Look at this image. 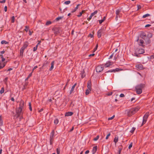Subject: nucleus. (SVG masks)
Returning a JSON list of instances; mask_svg holds the SVG:
<instances>
[{
	"label": "nucleus",
	"mask_w": 154,
	"mask_h": 154,
	"mask_svg": "<svg viewBox=\"0 0 154 154\" xmlns=\"http://www.w3.org/2000/svg\"><path fill=\"white\" fill-rule=\"evenodd\" d=\"M119 137L118 136H116L115 137L114 140V141L115 143V144H116L117 142L118 141Z\"/></svg>",
	"instance_id": "5701e85b"
},
{
	"label": "nucleus",
	"mask_w": 154,
	"mask_h": 154,
	"mask_svg": "<svg viewBox=\"0 0 154 154\" xmlns=\"http://www.w3.org/2000/svg\"><path fill=\"white\" fill-rule=\"evenodd\" d=\"M2 116H0V126H2L3 125V122L1 119Z\"/></svg>",
	"instance_id": "bb28decb"
},
{
	"label": "nucleus",
	"mask_w": 154,
	"mask_h": 154,
	"mask_svg": "<svg viewBox=\"0 0 154 154\" xmlns=\"http://www.w3.org/2000/svg\"><path fill=\"white\" fill-rule=\"evenodd\" d=\"M89 151L88 150H87L85 151V153L88 154V153H89Z\"/></svg>",
	"instance_id": "338daca9"
},
{
	"label": "nucleus",
	"mask_w": 154,
	"mask_h": 154,
	"mask_svg": "<svg viewBox=\"0 0 154 154\" xmlns=\"http://www.w3.org/2000/svg\"><path fill=\"white\" fill-rule=\"evenodd\" d=\"M137 7L138 8L137 10H138L139 9H140L141 8V6L140 5H137Z\"/></svg>",
	"instance_id": "5fc2aeb1"
},
{
	"label": "nucleus",
	"mask_w": 154,
	"mask_h": 154,
	"mask_svg": "<svg viewBox=\"0 0 154 154\" xmlns=\"http://www.w3.org/2000/svg\"><path fill=\"white\" fill-rule=\"evenodd\" d=\"M112 92H109L107 94V95L108 96H110L112 95Z\"/></svg>",
	"instance_id": "6e6d98bb"
},
{
	"label": "nucleus",
	"mask_w": 154,
	"mask_h": 154,
	"mask_svg": "<svg viewBox=\"0 0 154 154\" xmlns=\"http://www.w3.org/2000/svg\"><path fill=\"white\" fill-rule=\"evenodd\" d=\"M104 21V20H99V23L101 24Z\"/></svg>",
	"instance_id": "3c124183"
},
{
	"label": "nucleus",
	"mask_w": 154,
	"mask_h": 154,
	"mask_svg": "<svg viewBox=\"0 0 154 154\" xmlns=\"http://www.w3.org/2000/svg\"><path fill=\"white\" fill-rule=\"evenodd\" d=\"M125 96V95L123 94H121L120 95V97H124Z\"/></svg>",
	"instance_id": "09e8293b"
},
{
	"label": "nucleus",
	"mask_w": 154,
	"mask_h": 154,
	"mask_svg": "<svg viewBox=\"0 0 154 154\" xmlns=\"http://www.w3.org/2000/svg\"><path fill=\"white\" fill-rule=\"evenodd\" d=\"M5 52V51H3L0 52V53L1 54H4Z\"/></svg>",
	"instance_id": "13d9d810"
},
{
	"label": "nucleus",
	"mask_w": 154,
	"mask_h": 154,
	"mask_svg": "<svg viewBox=\"0 0 154 154\" xmlns=\"http://www.w3.org/2000/svg\"><path fill=\"white\" fill-rule=\"evenodd\" d=\"M97 13V11L96 10L94 12L92 13L89 18H88L87 19L89 21L91 20L92 17L94 15L96 14Z\"/></svg>",
	"instance_id": "9d476101"
},
{
	"label": "nucleus",
	"mask_w": 154,
	"mask_h": 154,
	"mask_svg": "<svg viewBox=\"0 0 154 154\" xmlns=\"http://www.w3.org/2000/svg\"><path fill=\"white\" fill-rule=\"evenodd\" d=\"M97 150V146H94L93 147L92 152V154H94L96 152Z\"/></svg>",
	"instance_id": "2eb2a0df"
},
{
	"label": "nucleus",
	"mask_w": 154,
	"mask_h": 154,
	"mask_svg": "<svg viewBox=\"0 0 154 154\" xmlns=\"http://www.w3.org/2000/svg\"><path fill=\"white\" fill-rule=\"evenodd\" d=\"M136 67L139 69H142L143 68V66L141 64H139L136 66Z\"/></svg>",
	"instance_id": "9b49d317"
},
{
	"label": "nucleus",
	"mask_w": 154,
	"mask_h": 154,
	"mask_svg": "<svg viewBox=\"0 0 154 154\" xmlns=\"http://www.w3.org/2000/svg\"><path fill=\"white\" fill-rule=\"evenodd\" d=\"M89 35V36H90L91 38H92V37H93V35L92 34H90Z\"/></svg>",
	"instance_id": "0e129e2a"
},
{
	"label": "nucleus",
	"mask_w": 154,
	"mask_h": 154,
	"mask_svg": "<svg viewBox=\"0 0 154 154\" xmlns=\"http://www.w3.org/2000/svg\"><path fill=\"white\" fill-rule=\"evenodd\" d=\"M99 135H97V137L94 138V141H97V140H98V139H99Z\"/></svg>",
	"instance_id": "e433bc0d"
},
{
	"label": "nucleus",
	"mask_w": 154,
	"mask_h": 154,
	"mask_svg": "<svg viewBox=\"0 0 154 154\" xmlns=\"http://www.w3.org/2000/svg\"><path fill=\"white\" fill-rule=\"evenodd\" d=\"M87 88L88 89L91 90V86L90 82H88L87 84Z\"/></svg>",
	"instance_id": "393cba45"
},
{
	"label": "nucleus",
	"mask_w": 154,
	"mask_h": 154,
	"mask_svg": "<svg viewBox=\"0 0 154 154\" xmlns=\"http://www.w3.org/2000/svg\"><path fill=\"white\" fill-rule=\"evenodd\" d=\"M57 154H60V149H59L57 148Z\"/></svg>",
	"instance_id": "49530a36"
},
{
	"label": "nucleus",
	"mask_w": 154,
	"mask_h": 154,
	"mask_svg": "<svg viewBox=\"0 0 154 154\" xmlns=\"http://www.w3.org/2000/svg\"><path fill=\"white\" fill-rule=\"evenodd\" d=\"M91 91V90H90L89 89H88L86 90V92L85 93L86 95H88L90 93V92Z\"/></svg>",
	"instance_id": "cd10ccee"
},
{
	"label": "nucleus",
	"mask_w": 154,
	"mask_h": 154,
	"mask_svg": "<svg viewBox=\"0 0 154 154\" xmlns=\"http://www.w3.org/2000/svg\"><path fill=\"white\" fill-rule=\"evenodd\" d=\"M24 105V102L21 100L20 102L19 107L17 108L16 110V113L19 116L20 115L22 112V111Z\"/></svg>",
	"instance_id": "f03ea898"
},
{
	"label": "nucleus",
	"mask_w": 154,
	"mask_h": 154,
	"mask_svg": "<svg viewBox=\"0 0 154 154\" xmlns=\"http://www.w3.org/2000/svg\"><path fill=\"white\" fill-rule=\"evenodd\" d=\"M145 85L141 84L136 85L135 87V90L138 94H141L142 92V89L144 87Z\"/></svg>",
	"instance_id": "7ed1b4c3"
},
{
	"label": "nucleus",
	"mask_w": 154,
	"mask_h": 154,
	"mask_svg": "<svg viewBox=\"0 0 154 154\" xmlns=\"http://www.w3.org/2000/svg\"><path fill=\"white\" fill-rule=\"evenodd\" d=\"M37 68V66H34L33 69L32 71L34 70V69H36Z\"/></svg>",
	"instance_id": "774afa93"
},
{
	"label": "nucleus",
	"mask_w": 154,
	"mask_h": 154,
	"mask_svg": "<svg viewBox=\"0 0 154 154\" xmlns=\"http://www.w3.org/2000/svg\"><path fill=\"white\" fill-rule=\"evenodd\" d=\"M58 122H59V120L57 119H55L54 120V123L55 124L57 125L58 123Z\"/></svg>",
	"instance_id": "c756f323"
},
{
	"label": "nucleus",
	"mask_w": 154,
	"mask_h": 154,
	"mask_svg": "<svg viewBox=\"0 0 154 154\" xmlns=\"http://www.w3.org/2000/svg\"><path fill=\"white\" fill-rule=\"evenodd\" d=\"M137 52L139 54H142L144 52V51L143 49L140 48L137 50Z\"/></svg>",
	"instance_id": "4468645a"
},
{
	"label": "nucleus",
	"mask_w": 154,
	"mask_h": 154,
	"mask_svg": "<svg viewBox=\"0 0 154 154\" xmlns=\"http://www.w3.org/2000/svg\"><path fill=\"white\" fill-rule=\"evenodd\" d=\"M51 21H48L46 22V25H48L51 24Z\"/></svg>",
	"instance_id": "ea45409f"
},
{
	"label": "nucleus",
	"mask_w": 154,
	"mask_h": 154,
	"mask_svg": "<svg viewBox=\"0 0 154 154\" xmlns=\"http://www.w3.org/2000/svg\"><path fill=\"white\" fill-rule=\"evenodd\" d=\"M54 61H53L51 62V67L49 69V70L50 71L52 70L53 69L54 66Z\"/></svg>",
	"instance_id": "4be33fe9"
},
{
	"label": "nucleus",
	"mask_w": 154,
	"mask_h": 154,
	"mask_svg": "<svg viewBox=\"0 0 154 154\" xmlns=\"http://www.w3.org/2000/svg\"><path fill=\"white\" fill-rule=\"evenodd\" d=\"M29 29V27L27 26H25V30L26 32H27L28 30Z\"/></svg>",
	"instance_id": "58836bf2"
},
{
	"label": "nucleus",
	"mask_w": 154,
	"mask_h": 154,
	"mask_svg": "<svg viewBox=\"0 0 154 154\" xmlns=\"http://www.w3.org/2000/svg\"><path fill=\"white\" fill-rule=\"evenodd\" d=\"M75 85H76V84H75L72 87L71 90L70 91V94H72V92L73 91H74V88H75Z\"/></svg>",
	"instance_id": "412c9836"
},
{
	"label": "nucleus",
	"mask_w": 154,
	"mask_h": 154,
	"mask_svg": "<svg viewBox=\"0 0 154 154\" xmlns=\"http://www.w3.org/2000/svg\"><path fill=\"white\" fill-rule=\"evenodd\" d=\"M104 67L101 65L98 66L96 68V70L97 72H99L102 71Z\"/></svg>",
	"instance_id": "39448f33"
},
{
	"label": "nucleus",
	"mask_w": 154,
	"mask_h": 154,
	"mask_svg": "<svg viewBox=\"0 0 154 154\" xmlns=\"http://www.w3.org/2000/svg\"><path fill=\"white\" fill-rule=\"evenodd\" d=\"M8 43V42L5 40H2L1 42V44H6Z\"/></svg>",
	"instance_id": "c85d7f7f"
},
{
	"label": "nucleus",
	"mask_w": 154,
	"mask_h": 154,
	"mask_svg": "<svg viewBox=\"0 0 154 154\" xmlns=\"http://www.w3.org/2000/svg\"><path fill=\"white\" fill-rule=\"evenodd\" d=\"M121 149L119 148V152H118L119 154H120L121 152Z\"/></svg>",
	"instance_id": "680f3d73"
},
{
	"label": "nucleus",
	"mask_w": 154,
	"mask_h": 154,
	"mask_svg": "<svg viewBox=\"0 0 154 154\" xmlns=\"http://www.w3.org/2000/svg\"><path fill=\"white\" fill-rule=\"evenodd\" d=\"M15 17L14 16H12L11 17V21L12 23H14V21Z\"/></svg>",
	"instance_id": "4c0bfd02"
},
{
	"label": "nucleus",
	"mask_w": 154,
	"mask_h": 154,
	"mask_svg": "<svg viewBox=\"0 0 154 154\" xmlns=\"http://www.w3.org/2000/svg\"><path fill=\"white\" fill-rule=\"evenodd\" d=\"M151 26V25H150V24H147V25H146L145 26V27H149V26Z\"/></svg>",
	"instance_id": "4d7b16f0"
},
{
	"label": "nucleus",
	"mask_w": 154,
	"mask_h": 154,
	"mask_svg": "<svg viewBox=\"0 0 154 154\" xmlns=\"http://www.w3.org/2000/svg\"><path fill=\"white\" fill-rule=\"evenodd\" d=\"M32 72L31 73H30L29 74V75L28 76V77H31L32 75Z\"/></svg>",
	"instance_id": "052dcab7"
},
{
	"label": "nucleus",
	"mask_w": 154,
	"mask_h": 154,
	"mask_svg": "<svg viewBox=\"0 0 154 154\" xmlns=\"http://www.w3.org/2000/svg\"><path fill=\"white\" fill-rule=\"evenodd\" d=\"M120 9H117L116 10V20H118V17H119L120 16Z\"/></svg>",
	"instance_id": "423d86ee"
},
{
	"label": "nucleus",
	"mask_w": 154,
	"mask_h": 154,
	"mask_svg": "<svg viewBox=\"0 0 154 154\" xmlns=\"http://www.w3.org/2000/svg\"><path fill=\"white\" fill-rule=\"evenodd\" d=\"M149 116V113H146V114L144 115L143 117V123L141 126H142V125H143V124L146 123Z\"/></svg>",
	"instance_id": "20e7f679"
},
{
	"label": "nucleus",
	"mask_w": 154,
	"mask_h": 154,
	"mask_svg": "<svg viewBox=\"0 0 154 154\" xmlns=\"http://www.w3.org/2000/svg\"><path fill=\"white\" fill-rule=\"evenodd\" d=\"M29 35H32V32H31L30 31V30H29Z\"/></svg>",
	"instance_id": "e2e57ef3"
},
{
	"label": "nucleus",
	"mask_w": 154,
	"mask_h": 154,
	"mask_svg": "<svg viewBox=\"0 0 154 154\" xmlns=\"http://www.w3.org/2000/svg\"><path fill=\"white\" fill-rule=\"evenodd\" d=\"M135 128H134V127H133L132 129H131V131H130V132L131 133H133V132L134 131V130H135Z\"/></svg>",
	"instance_id": "c9c22d12"
},
{
	"label": "nucleus",
	"mask_w": 154,
	"mask_h": 154,
	"mask_svg": "<svg viewBox=\"0 0 154 154\" xmlns=\"http://www.w3.org/2000/svg\"><path fill=\"white\" fill-rule=\"evenodd\" d=\"M5 65V63H2L0 61V69L3 68Z\"/></svg>",
	"instance_id": "dca6fc26"
},
{
	"label": "nucleus",
	"mask_w": 154,
	"mask_h": 154,
	"mask_svg": "<svg viewBox=\"0 0 154 154\" xmlns=\"http://www.w3.org/2000/svg\"><path fill=\"white\" fill-rule=\"evenodd\" d=\"M24 49H24L22 47L20 49V54H23Z\"/></svg>",
	"instance_id": "f704fd0d"
},
{
	"label": "nucleus",
	"mask_w": 154,
	"mask_h": 154,
	"mask_svg": "<svg viewBox=\"0 0 154 154\" xmlns=\"http://www.w3.org/2000/svg\"><path fill=\"white\" fill-rule=\"evenodd\" d=\"M150 14H144V15H143V18H146L147 17H148V16H150Z\"/></svg>",
	"instance_id": "7c9ffc66"
},
{
	"label": "nucleus",
	"mask_w": 154,
	"mask_h": 154,
	"mask_svg": "<svg viewBox=\"0 0 154 154\" xmlns=\"http://www.w3.org/2000/svg\"><path fill=\"white\" fill-rule=\"evenodd\" d=\"M137 41L139 43V45L140 46L142 45L144 42V41L142 39H137Z\"/></svg>",
	"instance_id": "f8f14e48"
},
{
	"label": "nucleus",
	"mask_w": 154,
	"mask_h": 154,
	"mask_svg": "<svg viewBox=\"0 0 154 154\" xmlns=\"http://www.w3.org/2000/svg\"><path fill=\"white\" fill-rule=\"evenodd\" d=\"M63 18V17H57L56 20L57 21H58L59 20L61 19L62 18Z\"/></svg>",
	"instance_id": "473e14b6"
},
{
	"label": "nucleus",
	"mask_w": 154,
	"mask_h": 154,
	"mask_svg": "<svg viewBox=\"0 0 154 154\" xmlns=\"http://www.w3.org/2000/svg\"><path fill=\"white\" fill-rule=\"evenodd\" d=\"M113 63L110 60L107 61L104 65L105 68L108 67L109 66L111 65H112Z\"/></svg>",
	"instance_id": "6e6552de"
},
{
	"label": "nucleus",
	"mask_w": 154,
	"mask_h": 154,
	"mask_svg": "<svg viewBox=\"0 0 154 154\" xmlns=\"http://www.w3.org/2000/svg\"><path fill=\"white\" fill-rule=\"evenodd\" d=\"M29 109L31 111H32V108L31 107V103H29Z\"/></svg>",
	"instance_id": "37998d69"
},
{
	"label": "nucleus",
	"mask_w": 154,
	"mask_h": 154,
	"mask_svg": "<svg viewBox=\"0 0 154 154\" xmlns=\"http://www.w3.org/2000/svg\"><path fill=\"white\" fill-rule=\"evenodd\" d=\"M85 10H82V12H80L79 13V14L78 15H77V16L78 17H80L82 15V14L83 13H84V12H85Z\"/></svg>",
	"instance_id": "a878e982"
},
{
	"label": "nucleus",
	"mask_w": 154,
	"mask_h": 154,
	"mask_svg": "<svg viewBox=\"0 0 154 154\" xmlns=\"http://www.w3.org/2000/svg\"><path fill=\"white\" fill-rule=\"evenodd\" d=\"M73 114V113L72 112H67L65 114V116H71Z\"/></svg>",
	"instance_id": "a211bd4d"
},
{
	"label": "nucleus",
	"mask_w": 154,
	"mask_h": 154,
	"mask_svg": "<svg viewBox=\"0 0 154 154\" xmlns=\"http://www.w3.org/2000/svg\"><path fill=\"white\" fill-rule=\"evenodd\" d=\"M70 2H71L70 1H65L64 2V3L65 5H68L70 3Z\"/></svg>",
	"instance_id": "72a5a7b5"
},
{
	"label": "nucleus",
	"mask_w": 154,
	"mask_h": 154,
	"mask_svg": "<svg viewBox=\"0 0 154 154\" xmlns=\"http://www.w3.org/2000/svg\"><path fill=\"white\" fill-rule=\"evenodd\" d=\"M121 70L120 69H119L118 68H116L115 69H111L110 70H108L106 72V73H108L109 72H118Z\"/></svg>",
	"instance_id": "1a4fd4ad"
},
{
	"label": "nucleus",
	"mask_w": 154,
	"mask_h": 154,
	"mask_svg": "<svg viewBox=\"0 0 154 154\" xmlns=\"http://www.w3.org/2000/svg\"><path fill=\"white\" fill-rule=\"evenodd\" d=\"M104 33V29H99L97 32V36L99 38H100L102 34Z\"/></svg>",
	"instance_id": "0eeeda50"
},
{
	"label": "nucleus",
	"mask_w": 154,
	"mask_h": 154,
	"mask_svg": "<svg viewBox=\"0 0 154 154\" xmlns=\"http://www.w3.org/2000/svg\"><path fill=\"white\" fill-rule=\"evenodd\" d=\"M12 69H12V68H10L8 69L7 70V71H11V70H12Z\"/></svg>",
	"instance_id": "69168bd1"
},
{
	"label": "nucleus",
	"mask_w": 154,
	"mask_h": 154,
	"mask_svg": "<svg viewBox=\"0 0 154 154\" xmlns=\"http://www.w3.org/2000/svg\"><path fill=\"white\" fill-rule=\"evenodd\" d=\"M80 4H78L76 7H75L74 9H73V10H72V11H71V12L72 13H73L75 12L77 10V9H78V8H79V6L80 5Z\"/></svg>",
	"instance_id": "6ab92c4d"
},
{
	"label": "nucleus",
	"mask_w": 154,
	"mask_h": 154,
	"mask_svg": "<svg viewBox=\"0 0 154 154\" xmlns=\"http://www.w3.org/2000/svg\"><path fill=\"white\" fill-rule=\"evenodd\" d=\"M132 145H133V143L132 142H131V143L130 144V145L129 146H128L129 149H130L132 147Z\"/></svg>",
	"instance_id": "c03bdc74"
},
{
	"label": "nucleus",
	"mask_w": 154,
	"mask_h": 154,
	"mask_svg": "<svg viewBox=\"0 0 154 154\" xmlns=\"http://www.w3.org/2000/svg\"><path fill=\"white\" fill-rule=\"evenodd\" d=\"M37 48L36 47H34L33 48V51H35L37 50Z\"/></svg>",
	"instance_id": "8fccbe9b"
},
{
	"label": "nucleus",
	"mask_w": 154,
	"mask_h": 154,
	"mask_svg": "<svg viewBox=\"0 0 154 154\" xmlns=\"http://www.w3.org/2000/svg\"><path fill=\"white\" fill-rule=\"evenodd\" d=\"M80 75L82 78H83L85 76V75L84 70H82L81 71Z\"/></svg>",
	"instance_id": "aec40b11"
},
{
	"label": "nucleus",
	"mask_w": 154,
	"mask_h": 154,
	"mask_svg": "<svg viewBox=\"0 0 154 154\" xmlns=\"http://www.w3.org/2000/svg\"><path fill=\"white\" fill-rule=\"evenodd\" d=\"M4 10L5 12H6L7 11V6H5L4 8Z\"/></svg>",
	"instance_id": "603ef678"
},
{
	"label": "nucleus",
	"mask_w": 154,
	"mask_h": 154,
	"mask_svg": "<svg viewBox=\"0 0 154 154\" xmlns=\"http://www.w3.org/2000/svg\"><path fill=\"white\" fill-rule=\"evenodd\" d=\"M114 54V53H113L109 56V59H111L113 57Z\"/></svg>",
	"instance_id": "de8ad7c7"
},
{
	"label": "nucleus",
	"mask_w": 154,
	"mask_h": 154,
	"mask_svg": "<svg viewBox=\"0 0 154 154\" xmlns=\"http://www.w3.org/2000/svg\"><path fill=\"white\" fill-rule=\"evenodd\" d=\"M139 109V108L137 107L134 108L127 109L125 111V114L128 116H131L137 112Z\"/></svg>",
	"instance_id": "f257e3e1"
},
{
	"label": "nucleus",
	"mask_w": 154,
	"mask_h": 154,
	"mask_svg": "<svg viewBox=\"0 0 154 154\" xmlns=\"http://www.w3.org/2000/svg\"><path fill=\"white\" fill-rule=\"evenodd\" d=\"M115 117V115H113L112 117H109V118H108V120H112V119H113L114 117Z\"/></svg>",
	"instance_id": "a19ab883"
},
{
	"label": "nucleus",
	"mask_w": 154,
	"mask_h": 154,
	"mask_svg": "<svg viewBox=\"0 0 154 154\" xmlns=\"http://www.w3.org/2000/svg\"><path fill=\"white\" fill-rule=\"evenodd\" d=\"M28 45L29 43L28 42H26L24 43L23 46L22 47V48L25 49L28 46Z\"/></svg>",
	"instance_id": "ddd939ff"
},
{
	"label": "nucleus",
	"mask_w": 154,
	"mask_h": 154,
	"mask_svg": "<svg viewBox=\"0 0 154 154\" xmlns=\"http://www.w3.org/2000/svg\"><path fill=\"white\" fill-rule=\"evenodd\" d=\"M1 59H2V62H3V61H5V59L4 57H2V58H1Z\"/></svg>",
	"instance_id": "bf43d9fd"
},
{
	"label": "nucleus",
	"mask_w": 154,
	"mask_h": 154,
	"mask_svg": "<svg viewBox=\"0 0 154 154\" xmlns=\"http://www.w3.org/2000/svg\"><path fill=\"white\" fill-rule=\"evenodd\" d=\"M4 92V88L2 87V88L1 90L0 91V93L1 94H2Z\"/></svg>",
	"instance_id": "2f4dec72"
},
{
	"label": "nucleus",
	"mask_w": 154,
	"mask_h": 154,
	"mask_svg": "<svg viewBox=\"0 0 154 154\" xmlns=\"http://www.w3.org/2000/svg\"><path fill=\"white\" fill-rule=\"evenodd\" d=\"M152 36V34L151 32H149L148 33L147 35V37L148 38H151Z\"/></svg>",
	"instance_id": "b1692460"
},
{
	"label": "nucleus",
	"mask_w": 154,
	"mask_h": 154,
	"mask_svg": "<svg viewBox=\"0 0 154 154\" xmlns=\"http://www.w3.org/2000/svg\"><path fill=\"white\" fill-rule=\"evenodd\" d=\"M54 131H53L51 134V135L50 136V140L51 141V140L53 139V137L54 136Z\"/></svg>",
	"instance_id": "f3484780"
},
{
	"label": "nucleus",
	"mask_w": 154,
	"mask_h": 154,
	"mask_svg": "<svg viewBox=\"0 0 154 154\" xmlns=\"http://www.w3.org/2000/svg\"><path fill=\"white\" fill-rule=\"evenodd\" d=\"M5 0H3L2 1H0V3H5Z\"/></svg>",
	"instance_id": "864d4df0"
},
{
	"label": "nucleus",
	"mask_w": 154,
	"mask_h": 154,
	"mask_svg": "<svg viewBox=\"0 0 154 154\" xmlns=\"http://www.w3.org/2000/svg\"><path fill=\"white\" fill-rule=\"evenodd\" d=\"M98 47V44H97L96 45V47L94 49V52H95L97 49Z\"/></svg>",
	"instance_id": "79ce46f5"
},
{
	"label": "nucleus",
	"mask_w": 154,
	"mask_h": 154,
	"mask_svg": "<svg viewBox=\"0 0 154 154\" xmlns=\"http://www.w3.org/2000/svg\"><path fill=\"white\" fill-rule=\"evenodd\" d=\"M110 135V133H109V134H108L107 135V136H106V140H107V139L108 138H109V137Z\"/></svg>",
	"instance_id": "a18cd8bd"
}]
</instances>
